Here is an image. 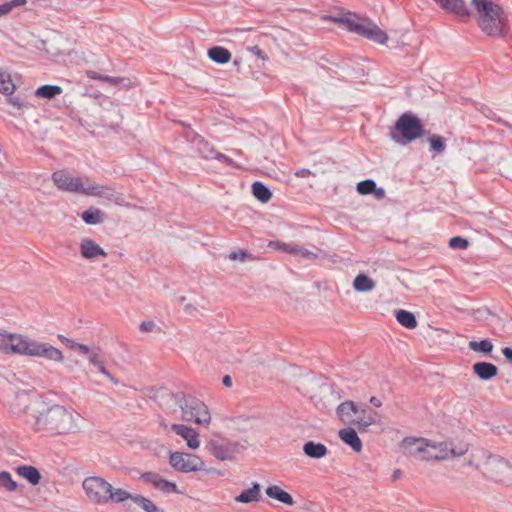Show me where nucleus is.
I'll list each match as a JSON object with an SVG mask.
<instances>
[{"mask_svg": "<svg viewBox=\"0 0 512 512\" xmlns=\"http://www.w3.org/2000/svg\"><path fill=\"white\" fill-rule=\"evenodd\" d=\"M155 328V323L153 321H143L140 324V330L142 332H151Z\"/></svg>", "mask_w": 512, "mask_h": 512, "instance_id": "nucleus-51", "label": "nucleus"}, {"mask_svg": "<svg viewBox=\"0 0 512 512\" xmlns=\"http://www.w3.org/2000/svg\"><path fill=\"white\" fill-rule=\"evenodd\" d=\"M469 445L467 443L454 444L449 442V458L461 457L467 454Z\"/></svg>", "mask_w": 512, "mask_h": 512, "instance_id": "nucleus-36", "label": "nucleus"}, {"mask_svg": "<svg viewBox=\"0 0 512 512\" xmlns=\"http://www.w3.org/2000/svg\"><path fill=\"white\" fill-rule=\"evenodd\" d=\"M247 257H248V254L244 250L234 251V252L230 253V255H229L230 260H240L242 262L245 261V259Z\"/></svg>", "mask_w": 512, "mask_h": 512, "instance_id": "nucleus-49", "label": "nucleus"}, {"mask_svg": "<svg viewBox=\"0 0 512 512\" xmlns=\"http://www.w3.org/2000/svg\"><path fill=\"white\" fill-rule=\"evenodd\" d=\"M222 383L226 387H230L232 385V378L229 375H225L222 379Z\"/></svg>", "mask_w": 512, "mask_h": 512, "instance_id": "nucleus-59", "label": "nucleus"}, {"mask_svg": "<svg viewBox=\"0 0 512 512\" xmlns=\"http://www.w3.org/2000/svg\"><path fill=\"white\" fill-rule=\"evenodd\" d=\"M36 431H48L55 434H67L78 429L76 416L61 405H53L39 415H32Z\"/></svg>", "mask_w": 512, "mask_h": 512, "instance_id": "nucleus-3", "label": "nucleus"}, {"mask_svg": "<svg viewBox=\"0 0 512 512\" xmlns=\"http://www.w3.org/2000/svg\"><path fill=\"white\" fill-rule=\"evenodd\" d=\"M171 396V393L165 389V388H160L159 390L156 391V394H155V398H158V397H170Z\"/></svg>", "mask_w": 512, "mask_h": 512, "instance_id": "nucleus-55", "label": "nucleus"}, {"mask_svg": "<svg viewBox=\"0 0 512 512\" xmlns=\"http://www.w3.org/2000/svg\"><path fill=\"white\" fill-rule=\"evenodd\" d=\"M171 467L181 473H190L205 470L204 461L195 454L185 452H171L169 455Z\"/></svg>", "mask_w": 512, "mask_h": 512, "instance_id": "nucleus-10", "label": "nucleus"}, {"mask_svg": "<svg viewBox=\"0 0 512 512\" xmlns=\"http://www.w3.org/2000/svg\"><path fill=\"white\" fill-rule=\"evenodd\" d=\"M156 489H158L162 492H165V493L177 492V485L175 483L167 481L161 477Z\"/></svg>", "mask_w": 512, "mask_h": 512, "instance_id": "nucleus-45", "label": "nucleus"}, {"mask_svg": "<svg viewBox=\"0 0 512 512\" xmlns=\"http://www.w3.org/2000/svg\"><path fill=\"white\" fill-rule=\"evenodd\" d=\"M87 357L92 365L96 366L97 364H99V362L101 361L99 348L93 347V350H91V353H89Z\"/></svg>", "mask_w": 512, "mask_h": 512, "instance_id": "nucleus-48", "label": "nucleus"}, {"mask_svg": "<svg viewBox=\"0 0 512 512\" xmlns=\"http://www.w3.org/2000/svg\"><path fill=\"white\" fill-rule=\"evenodd\" d=\"M75 350H78L81 354L87 356L89 353H91V350H93V348L85 344L77 343Z\"/></svg>", "mask_w": 512, "mask_h": 512, "instance_id": "nucleus-53", "label": "nucleus"}, {"mask_svg": "<svg viewBox=\"0 0 512 512\" xmlns=\"http://www.w3.org/2000/svg\"><path fill=\"white\" fill-rule=\"evenodd\" d=\"M0 351L5 354H17L29 357H41L46 360L62 363L63 353L46 342H39L22 334L0 331Z\"/></svg>", "mask_w": 512, "mask_h": 512, "instance_id": "nucleus-1", "label": "nucleus"}, {"mask_svg": "<svg viewBox=\"0 0 512 512\" xmlns=\"http://www.w3.org/2000/svg\"><path fill=\"white\" fill-rule=\"evenodd\" d=\"M185 421H194L197 424L206 425L210 423L211 415L207 406L201 400L191 395L178 393L175 395Z\"/></svg>", "mask_w": 512, "mask_h": 512, "instance_id": "nucleus-9", "label": "nucleus"}, {"mask_svg": "<svg viewBox=\"0 0 512 512\" xmlns=\"http://www.w3.org/2000/svg\"><path fill=\"white\" fill-rule=\"evenodd\" d=\"M375 181L367 179L357 184V192L361 195L371 194L375 190Z\"/></svg>", "mask_w": 512, "mask_h": 512, "instance_id": "nucleus-39", "label": "nucleus"}, {"mask_svg": "<svg viewBox=\"0 0 512 512\" xmlns=\"http://www.w3.org/2000/svg\"><path fill=\"white\" fill-rule=\"evenodd\" d=\"M87 76H88V78L93 79V80L103 81L104 75H101V74L97 73L96 71L89 70V71H87Z\"/></svg>", "mask_w": 512, "mask_h": 512, "instance_id": "nucleus-54", "label": "nucleus"}, {"mask_svg": "<svg viewBox=\"0 0 512 512\" xmlns=\"http://www.w3.org/2000/svg\"><path fill=\"white\" fill-rule=\"evenodd\" d=\"M249 50L252 53H254L258 58H260L264 61L268 60L267 55L258 46H253Z\"/></svg>", "mask_w": 512, "mask_h": 512, "instance_id": "nucleus-52", "label": "nucleus"}, {"mask_svg": "<svg viewBox=\"0 0 512 512\" xmlns=\"http://www.w3.org/2000/svg\"><path fill=\"white\" fill-rule=\"evenodd\" d=\"M423 134L424 129L420 119L411 113H404L396 121L389 136L394 142L406 145L420 138Z\"/></svg>", "mask_w": 512, "mask_h": 512, "instance_id": "nucleus-8", "label": "nucleus"}, {"mask_svg": "<svg viewBox=\"0 0 512 512\" xmlns=\"http://www.w3.org/2000/svg\"><path fill=\"white\" fill-rule=\"evenodd\" d=\"M103 81L108 82L114 86L122 84L124 87H130L132 84L130 79H128V78L111 77V76H107V75L103 76Z\"/></svg>", "mask_w": 512, "mask_h": 512, "instance_id": "nucleus-44", "label": "nucleus"}, {"mask_svg": "<svg viewBox=\"0 0 512 512\" xmlns=\"http://www.w3.org/2000/svg\"><path fill=\"white\" fill-rule=\"evenodd\" d=\"M404 454L413 457L416 460L429 461L430 458V440L425 438L406 437L401 442Z\"/></svg>", "mask_w": 512, "mask_h": 512, "instance_id": "nucleus-11", "label": "nucleus"}, {"mask_svg": "<svg viewBox=\"0 0 512 512\" xmlns=\"http://www.w3.org/2000/svg\"><path fill=\"white\" fill-rule=\"evenodd\" d=\"M41 405L42 402L34 394L26 391L17 392L10 401V408L16 415L27 414Z\"/></svg>", "mask_w": 512, "mask_h": 512, "instance_id": "nucleus-14", "label": "nucleus"}, {"mask_svg": "<svg viewBox=\"0 0 512 512\" xmlns=\"http://www.w3.org/2000/svg\"><path fill=\"white\" fill-rule=\"evenodd\" d=\"M260 488L258 483H253L250 489L244 490L236 496L235 501L240 503L258 502L260 500Z\"/></svg>", "mask_w": 512, "mask_h": 512, "instance_id": "nucleus-26", "label": "nucleus"}, {"mask_svg": "<svg viewBox=\"0 0 512 512\" xmlns=\"http://www.w3.org/2000/svg\"><path fill=\"white\" fill-rule=\"evenodd\" d=\"M330 19L339 26H343L347 30L375 43L385 44L388 40L386 32L380 29L375 23L369 20L359 21L357 16L352 13H345L339 17H330Z\"/></svg>", "mask_w": 512, "mask_h": 512, "instance_id": "nucleus-6", "label": "nucleus"}, {"mask_svg": "<svg viewBox=\"0 0 512 512\" xmlns=\"http://www.w3.org/2000/svg\"><path fill=\"white\" fill-rule=\"evenodd\" d=\"M265 492L268 497L273 498L288 506H292L295 503L292 496L277 485H271L267 487Z\"/></svg>", "mask_w": 512, "mask_h": 512, "instance_id": "nucleus-25", "label": "nucleus"}, {"mask_svg": "<svg viewBox=\"0 0 512 512\" xmlns=\"http://www.w3.org/2000/svg\"><path fill=\"white\" fill-rule=\"evenodd\" d=\"M376 283L366 274H358L353 281V288L357 292H368L375 288Z\"/></svg>", "mask_w": 512, "mask_h": 512, "instance_id": "nucleus-28", "label": "nucleus"}, {"mask_svg": "<svg viewBox=\"0 0 512 512\" xmlns=\"http://www.w3.org/2000/svg\"><path fill=\"white\" fill-rule=\"evenodd\" d=\"M474 373L481 380H490L498 373V368L489 362H477L473 365Z\"/></svg>", "mask_w": 512, "mask_h": 512, "instance_id": "nucleus-22", "label": "nucleus"}, {"mask_svg": "<svg viewBox=\"0 0 512 512\" xmlns=\"http://www.w3.org/2000/svg\"><path fill=\"white\" fill-rule=\"evenodd\" d=\"M370 403L373 404L375 407H380L382 405L381 401L374 396L370 398Z\"/></svg>", "mask_w": 512, "mask_h": 512, "instance_id": "nucleus-60", "label": "nucleus"}, {"mask_svg": "<svg viewBox=\"0 0 512 512\" xmlns=\"http://www.w3.org/2000/svg\"><path fill=\"white\" fill-rule=\"evenodd\" d=\"M297 245L295 243H282V242H270L269 246L274 247L278 250L286 252L291 255H295Z\"/></svg>", "mask_w": 512, "mask_h": 512, "instance_id": "nucleus-41", "label": "nucleus"}, {"mask_svg": "<svg viewBox=\"0 0 512 512\" xmlns=\"http://www.w3.org/2000/svg\"><path fill=\"white\" fill-rule=\"evenodd\" d=\"M443 9L455 13L458 16H469L470 12L466 8L463 0H434Z\"/></svg>", "mask_w": 512, "mask_h": 512, "instance_id": "nucleus-21", "label": "nucleus"}, {"mask_svg": "<svg viewBox=\"0 0 512 512\" xmlns=\"http://www.w3.org/2000/svg\"><path fill=\"white\" fill-rule=\"evenodd\" d=\"M503 355L504 357L509 361V362H512V348L510 347H505L503 350Z\"/></svg>", "mask_w": 512, "mask_h": 512, "instance_id": "nucleus-57", "label": "nucleus"}, {"mask_svg": "<svg viewBox=\"0 0 512 512\" xmlns=\"http://www.w3.org/2000/svg\"><path fill=\"white\" fill-rule=\"evenodd\" d=\"M295 175H296L297 177L304 178V177H308V176L312 175V172H311L310 170H308V169H304V168H303V169L298 170V171L295 173Z\"/></svg>", "mask_w": 512, "mask_h": 512, "instance_id": "nucleus-56", "label": "nucleus"}, {"mask_svg": "<svg viewBox=\"0 0 512 512\" xmlns=\"http://www.w3.org/2000/svg\"><path fill=\"white\" fill-rule=\"evenodd\" d=\"M469 348L475 352H483V353H490L493 350V344L487 340H481V341H470L469 342Z\"/></svg>", "mask_w": 512, "mask_h": 512, "instance_id": "nucleus-35", "label": "nucleus"}, {"mask_svg": "<svg viewBox=\"0 0 512 512\" xmlns=\"http://www.w3.org/2000/svg\"><path fill=\"white\" fill-rule=\"evenodd\" d=\"M337 415L344 424L354 425L361 432L376 423L377 413L367 406H358L353 401H346L337 407Z\"/></svg>", "mask_w": 512, "mask_h": 512, "instance_id": "nucleus-7", "label": "nucleus"}, {"mask_svg": "<svg viewBox=\"0 0 512 512\" xmlns=\"http://www.w3.org/2000/svg\"><path fill=\"white\" fill-rule=\"evenodd\" d=\"M375 194L376 198L381 199L385 196V190L383 188H377L375 186V190L372 192Z\"/></svg>", "mask_w": 512, "mask_h": 512, "instance_id": "nucleus-58", "label": "nucleus"}, {"mask_svg": "<svg viewBox=\"0 0 512 512\" xmlns=\"http://www.w3.org/2000/svg\"><path fill=\"white\" fill-rule=\"evenodd\" d=\"M108 379L113 382L114 384H118V380L111 374V377H108Z\"/></svg>", "mask_w": 512, "mask_h": 512, "instance_id": "nucleus-64", "label": "nucleus"}, {"mask_svg": "<svg viewBox=\"0 0 512 512\" xmlns=\"http://www.w3.org/2000/svg\"><path fill=\"white\" fill-rule=\"evenodd\" d=\"M85 196L101 197L119 206H123L125 204L123 195L117 192L113 187L96 183L90 179L87 180Z\"/></svg>", "mask_w": 512, "mask_h": 512, "instance_id": "nucleus-13", "label": "nucleus"}, {"mask_svg": "<svg viewBox=\"0 0 512 512\" xmlns=\"http://www.w3.org/2000/svg\"><path fill=\"white\" fill-rule=\"evenodd\" d=\"M252 192L254 197L262 203H267L272 197L270 189L261 182L253 183Z\"/></svg>", "mask_w": 512, "mask_h": 512, "instance_id": "nucleus-32", "label": "nucleus"}, {"mask_svg": "<svg viewBox=\"0 0 512 512\" xmlns=\"http://www.w3.org/2000/svg\"><path fill=\"white\" fill-rule=\"evenodd\" d=\"M80 252L86 259H93L98 256H107V253L95 241L88 238L81 241Z\"/></svg>", "mask_w": 512, "mask_h": 512, "instance_id": "nucleus-19", "label": "nucleus"}, {"mask_svg": "<svg viewBox=\"0 0 512 512\" xmlns=\"http://www.w3.org/2000/svg\"><path fill=\"white\" fill-rule=\"evenodd\" d=\"M197 150L200 153V155L206 159H217L219 161H223L228 165L234 166L236 168H240L239 165H237L230 157L217 152L215 148L206 140H204L202 137L197 136Z\"/></svg>", "mask_w": 512, "mask_h": 512, "instance_id": "nucleus-16", "label": "nucleus"}, {"mask_svg": "<svg viewBox=\"0 0 512 512\" xmlns=\"http://www.w3.org/2000/svg\"><path fill=\"white\" fill-rule=\"evenodd\" d=\"M238 445L225 441L211 440L207 445V451L220 461H234L236 459Z\"/></svg>", "mask_w": 512, "mask_h": 512, "instance_id": "nucleus-15", "label": "nucleus"}, {"mask_svg": "<svg viewBox=\"0 0 512 512\" xmlns=\"http://www.w3.org/2000/svg\"><path fill=\"white\" fill-rule=\"evenodd\" d=\"M0 487L7 491H15L17 489V483L12 479L9 472H0Z\"/></svg>", "mask_w": 512, "mask_h": 512, "instance_id": "nucleus-37", "label": "nucleus"}, {"mask_svg": "<svg viewBox=\"0 0 512 512\" xmlns=\"http://www.w3.org/2000/svg\"><path fill=\"white\" fill-rule=\"evenodd\" d=\"M7 102L11 104L14 108H16L18 111L23 110L24 108H29L30 104L25 102L21 97L19 96H13V95H7Z\"/></svg>", "mask_w": 512, "mask_h": 512, "instance_id": "nucleus-43", "label": "nucleus"}, {"mask_svg": "<svg viewBox=\"0 0 512 512\" xmlns=\"http://www.w3.org/2000/svg\"><path fill=\"white\" fill-rule=\"evenodd\" d=\"M428 142L432 150L437 153H442L445 150V140L442 136L437 134H432L428 138Z\"/></svg>", "mask_w": 512, "mask_h": 512, "instance_id": "nucleus-38", "label": "nucleus"}, {"mask_svg": "<svg viewBox=\"0 0 512 512\" xmlns=\"http://www.w3.org/2000/svg\"><path fill=\"white\" fill-rule=\"evenodd\" d=\"M478 14V23L482 31L489 36H500L506 27V18L502 8L491 0H472Z\"/></svg>", "mask_w": 512, "mask_h": 512, "instance_id": "nucleus-5", "label": "nucleus"}, {"mask_svg": "<svg viewBox=\"0 0 512 512\" xmlns=\"http://www.w3.org/2000/svg\"><path fill=\"white\" fill-rule=\"evenodd\" d=\"M54 184L61 190L85 195L88 178L73 177L66 171H56L52 175Z\"/></svg>", "mask_w": 512, "mask_h": 512, "instance_id": "nucleus-12", "label": "nucleus"}, {"mask_svg": "<svg viewBox=\"0 0 512 512\" xmlns=\"http://www.w3.org/2000/svg\"><path fill=\"white\" fill-rule=\"evenodd\" d=\"M397 321L408 329H414L417 327V320L412 312L406 310H397L396 313Z\"/></svg>", "mask_w": 512, "mask_h": 512, "instance_id": "nucleus-30", "label": "nucleus"}, {"mask_svg": "<svg viewBox=\"0 0 512 512\" xmlns=\"http://www.w3.org/2000/svg\"><path fill=\"white\" fill-rule=\"evenodd\" d=\"M294 256L300 257L303 259H307V260H315L318 258V253L308 250V249L304 248L303 246L297 245V249H296Z\"/></svg>", "mask_w": 512, "mask_h": 512, "instance_id": "nucleus-42", "label": "nucleus"}, {"mask_svg": "<svg viewBox=\"0 0 512 512\" xmlns=\"http://www.w3.org/2000/svg\"><path fill=\"white\" fill-rule=\"evenodd\" d=\"M15 90V84L6 72L0 71V93L12 95Z\"/></svg>", "mask_w": 512, "mask_h": 512, "instance_id": "nucleus-34", "label": "nucleus"}, {"mask_svg": "<svg viewBox=\"0 0 512 512\" xmlns=\"http://www.w3.org/2000/svg\"><path fill=\"white\" fill-rule=\"evenodd\" d=\"M58 339L61 341V343L68 346L70 349H72V350L76 349L77 342H75L74 340H71L63 335H58Z\"/></svg>", "mask_w": 512, "mask_h": 512, "instance_id": "nucleus-50", "label": "nucleus"}, {"mask_svg": "<svg viewBox=\"0 0 512 512\" xmlns=\"http://www.w3.org/2000/svg\"><path fill=\"white\" fill-rule=\"evenodd\" d=\"M209 58L216 63L225 64L231 59V53L228 49L221 46H214L208 50Z\"/></svg>", "mask_w": 512, "mask_h": 512, "instance_id": "nucleus-29", "label": "nucleus"}, {"mask_svg": "<svg viewBox=\"0 0 512 512\" xmlns=\"http://www.w3.org/2000/svg\"><path fill=\"white\" fill-rule=\"evenodd\" d=\"M125 495L127 497L123 498V503L126 502L127 500H131L145 512H163L150 499H148L142 495L132 494L126 490H125Z\"/></svg>", "mask_w": 512, "mask_h": 512, "instance_id": "nucleus-20", "label": "nucleus"}, {"mask_svg": "<svg viewBox=\"0 0 512 512\" xmlns=\"http://www.w3.org/2000/svg\"><path fill=\"white\" fill-rule=\"evenodd\" d=\"M338 437L354 452L359 453L362 451V441L354 428L347 427L340 429Z\"/></svg>", "mask_w": 512, "mask_h": 512, "instance_id": "nucleus-18", "label": "nucleus"}, {"mask_svg": "<svg viewBox=\"0 0 512 512\" xmlns=\"http://www.w3.org/2000/svg\"><path fill=\"white\" fill-rule=\"evenodd\" d=\"M469 243L468 240L465 238H462L460 236L452 237L449 240V246L452 249H466L468 247Z\"/></svg>", "mask_w": 512, "mask_h": 512, "instance_id": "nucleus-46", "label": "nucleus"}, {"mask_svg": "<svg viewBox=\"0 0 512 512\" xmlns=\"http://www.w3.org/2000/svg\"><path fill=\"white\" fill-rule=\"evenodd\" d=\"M304 454L312 459H321L328 453L327 447L322 443L308 441L303 446Z\"/></svg>", "mask_w": 512, "mask_h": 512, "instance_id": "nucleus-24", "label": "nucleus"}, {"mask_svg": "<svg viewBox=\"0 0 512 512\" xmlns=\"http://www.w3.org/2000/svg\"><path fill=\"white\" fill-rule=\"evenodd\" d=\"M430 460H447L449 459V442H434L430 440Z\"/></svg>", "mask_w": 512, "mask_h": 512, "instance_id": "nucleus-23", "label": "nucleus"}, {"mask_svg": "<svg viewBox=\"0 0 512 512\" xmlns=\"http://www.w3.org/2000/svg\"><path fill=\"white\" fill-rule=\"evenodd\" d=\"M95 367L99 370L101 374H103L107 370L102 360Z\"/></svg>", "mask_w": 512, "mask_h": 512, "instance_id": "nucleus-62", "label": "nucleus"}, {"mask_svg": "<svg viewBox=\"0 0 512 512\" xmlns=\"http://www.w3.org/2000/svg\"><path fill=\"white\" fill-rule=\"evenodd\" d=\"M140 479L145 483L152 484L156 488L158 485V482L161 479V476L154 472H146L141 475Z\"/></svg>", "mask_w": 512, "mask_h": 512, "instance_id": "nucleus-47", "label": "nucleus"}, {"mask_svg": "<svg viewBox=\"0 0 512 512\" xmlns=\"http://www.w3.org/2000/svg\"><path fill=\"white\" fill-rule=\"evenodd\" d=\"M82 488L88 501L95 505L123 504L125 489L116 488L100 476L86 477L82 482Z\"/></svg>", "mask_w": 512, "mask_h": 512, "instance_id": "nucleus-4", "label": "nucleus"}, {"mask_svg": "<svg viewBox=\"0 0 512 512\" xmlns=\"http://www.w3.org/2000/svg\"><path fill=\"white\" fill-rule=\"evenodd\" d=\"M171 430L186 440L190 449L194 450L200 446L199 435L194 429L183 424H173Z\"/></svg>", "mask_w": 512, "mask_h": 512, "instance_id": "nucleus-17", "label": "nucleus"}, {"mask_svg": "<svg viewBox=\"0 0 512 512\" xmlns=\"http://www.w3.org/2000/svg\"><path fill=\"white\" fill-rule=\"evenodd\" d=\"M400 475H401V471H400V470H396V471H394V473H393V475H392V478L395 480V479H397Z\"/></svg>", "mask_w": 512, "mask_h": 512, "instance_id": "nucleus-63", "label": "nucleus"}, {"mask_svg": "<svg viewBox=\"0 0 512 512\" xmlns=\"http://www.w3.org/2000/svg\"><path fill=\"white\" fill-rule=\"evenodd\" d=\"M26 4V0H11L0 5V17L9 14L15 7Z\"/></svg>", "mask_w": 512, "mask_h": 512, "instance_id": "nucleus-40", "label": "nucleus"}, {"mask_svg": "<svg viewBox=\"0 0 512 512\" xmlns=\"http://www.w3.org/2000/svg\"><path fill=\"white\" fill-rule=\"evenodd\" d=\"M63 90L59 85H43L35 91V96L45 99H53L62 94Z\"/></svg>", "mask_w": 512, "mask_h": 512, "instance_id": "nucleus-31", "label": "nucleus"}, {"mask_svg": "<svg viewBox=\"0 0 512 512\" xmlns=\"http://www.w3.org/2000/svg\"><path fill=\"white\" fill-rule=\"evenodd\" d=\"M15 470L18 475L22 476L33 485H37L41 480V474L34 466H18Z\"/></svg>", "mask_w": 512, "mask_h": 512, "instance_id": "nucleus-27", "label": "nucleus"}, {"mask_svg": "<svg viewBox=\"0 0 512 512\" xmlns=\"http://www.w3.org/2000/svg\"><path fill=\"white\" fill-rule=\"evenodd\" d=\"M464 465L474 466L497 483L512 485V465L501 456L478 450L464 459Z\"/></svg>", "mask_w": 512, "mask_h": 512, "instance_id": "nucleus-2", "label": "nucleus"}, {"mask_svg": "<svg viewBox=\"0 0 512 512\" xmlns=\"http://www.w3.org/2000/svg\"><path fill=\"white\" fill-rule=\"evenodd\" d=\"M83 221L88 225H96L103 222V212L100 209L90 207L81 215Z\"/></svg>", "mask_w": 512, "mask_h": 512, "instance_id": "nucleus-33", "label": "nucleus"}, {"mask_svg": "<svg viewBox=\"0 0 512 512\" xmlns=\"http://www.w3.org/2000/svg\"><path fill=\"white\" fill-rule=\"evenodd\" d=\"M95 367L99 370L101 374H103L107 370L102 360Z\"/></svg>", "mask_w": 512, "mask_h": 512, "instance_id": "nucleus-61", "label": "nucleus"}]
</instances>
